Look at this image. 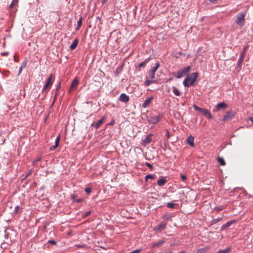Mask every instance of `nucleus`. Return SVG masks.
I'll return each instance as SVG.
<instances>
[{
    "instance_id": "13d9d810",
    "label": "nucleus",
    "mask_w": 253,
    "mask_h": 253,
    "mask_svg": "<svg viewBox=\"0 0 253 253\" xmlns=\"http://www.w3.org/2000/svg\"><path fill=\"white\" fill-rule=\"evenodd\" d=\"M14 4H15V3H14V2H12L10 3V4L9 5V7H10V8H13V6H14Z\"/></svg>"
},
{
    "instance_id": "79ce46f5",
    "label": "nucleus",
    "mask_w": 253,
    "mask_h": 253,
    "mask_svg": "<svg viewBox=\"0 0 253 253\" xmlns=\"http://www.w3.org/2000/svg\"><path fill=\"white\" fill-rule=\"evenodd\" d=\"M145 165L147 167H148L149 169H150L152 170L153 169V165L149 163H148V162L145 163Z\"/></svg>"
},
{
    "instance_id": "37998d69",
    "label": "nucleus",
    "mask_w": 253,
    "mask_h": 253,
    "mask_svg": "<svg viewBox=\"0 0 253 253\" xmlns=\"http://www.w3.org/2000/svg\"><path fill=\"white\" fill-rule=\"evenodd\" d=\"M60 136L59 135H58L56 139H55V144H56V145H59V140H60Z\"/></svg>"
},
{
    "instance_id": "c756f323",
    "label": "nucleus",
    "mask_w": 253,
    "mask_h": 253,
    "mask_svg": "<svg viewBox=\"0 0 253 253\" xmlns=\"http://www.w3.org/2000/svg\"><path fill=\"white\" fill-rule=\"evenodd\" d=\"M217 161L221 166H225L226 164L224 160L222 157H218L217 159Z\"/></svg>"
},
{
    "instance_id": "6e6d98bb",
    "label": "nucleus",
    "mask_w": 253,
    "mask_h": 253,
    "mask_svg": "<svg viewBox=\"0 0 253 253\" xmlns=\"http://www.w3.org/2000/svg\"><path fill=\"white\" fill-rule=\"evenodd\" d=\"M9 54L8 52H4L1 53V55L2 56H4Z\"/></svg>"
},
{
    "instance_id": "a211bd4d",
    "label": "nucleus",
    "mask_w": 253,
    "mask_h": 253,
    "mask_svg": "<svg viewBox=\"0 0 253 253\" xmlns=\"http://www.w3.org/2000/svg\"><path fill=\"white\" fill-rule=\"evenodd\" d=\"M165 243V241L161 240L157 242L153 243L152 245L153 248H159Z\"/></svg>"
},
{
    "instance_id": "4c0bfd02",
    "label": "nucleus",
    "mask_w": 253,
    "mask_h": 253,
    "mask_svg": "<svg viewBox=\"0 0 253 253\" xmlns=\"http://www.w3.org/2000/svg\"><path fill=\"white\" fill-rule=\"evenodd\" d=\"M27 64V59H25L22 62L21 67L23 68H25L26 67Z\"/></svg>"
},
{
    "instance_id": "cd10ccee",
    "label": "nucleus",
    "mask_w": 253,
    "mask_h": 253,
    "mask_svg": "<svg viewBox=\"0 0 253 253\" xmlns=\"http://www.w3.org/2000/svg\"><path fill=\"white\" fill-rule=\"evenodd\" d=\"M172 91L174 93V94L176 96H179L180 95V92L179 90L175 86H172Z\"/></svg>"
},
{
    "instance_id": "1a4fd4ad",
    "label": "nucleus",
    "mask_w": 253,
    "mask_h": 253,
    "mask_svg": "<svg viewBox=\"0 0 253 253\" xmlns=\"http://www.w3.org/2000/svg\"><path fill=\"white\" fill-rule=\"evenodd\" d=\"M129 99V96L124 93H122L119 97V100L124 103H127Z\"/></svg>"
},
{
    "instance_id": "6e6552de",
    "label": "nucleus",
    "mask_w": 253,
    "mask_h": 253,
    "mask_svg": "<svg viewBox=\"0 0 253 253\" xmlns=\"http://www.w3.org/2000/svg\"><path fill=\"white\" fill-rule=\"evenodd\" d=\"M234 116V113L232 111H227L222 119V121L225 122L229 119H232Z\"/></svg>"
},
{
    "instance_id": "c9c22d12",
    "label": "nucleus",
    "mask_w": 253,
    "mask_h": 253,
    "mask_svg": "<svg viewBox=\"0 0 253 253\" xmlns=\"http://www.w3.org/2000/svg\"><path fill=\"white\" fill-rule=\"evenodd\" d=\"M248 48V46H246L244 47V48H243V50L242 51L241 54H240V55L241 56H245V54H246V50Z\"/></svg>"
},
{
    "instance_id": "bb28decb",
    "label": "nucleus",
    "mask_w": 253,
    "mask_h": 253,
    "mask_svg": "<svg viewBox=\"0 0 253 253\" xmlns=\"http://www.w3.org/2000/svg\"><path fill=\"white\" fill-rule=\"evenodd\" d=\"M222 218H223L222 217H218L216 219H212L211 222V225H214V224H216V223L222 220Z\"/></svg>"
},
{
    "instance_id": "58836bf2",
    "label": "nucleus",
    "mask_w": 253,
    "mask_h": 253,
    "mask_svg": "<svg viewBox=\"0 0 253 253\" xmlns=\"http://www.w3.org/2000/svg\"><path fill=\"white\" fill-rule=\"evenodd\" d=\"M214 210L215 211H219L223 210V207L222 206H217L214 208Z\"/></svg>"
},
{
    "instance_id": "49530a36",
    "label": "nucleus",
    "mask_w": 253,
    "mask_h": 253,
    "mask_svg": "<svg viewBox=\"0 0 253 253\" xmlns=\"http://www.w3.org/2000/svg\"><path fill=\"white\" fill-rule=\"evenodd\" d=\"M206 250L204 248L199 249L197 250L196 253H204Z\"/></svg>"
},
{
    "instance_id": "f704fd0d",
    "label": "nucleus",
    "mask_w": 253,
    "mask_h": 253,
    "mask_svg": "<svg viewBox=\"0 0 253 253\" xmlns=\"http://www.w3.org/2000/svg\"><path fill=\"white\" fill-rule=\"evenodd\" d=\"M175 204L173 203H168L167 204V207L169 208L170 209H174L175 208Z\"/></svg>"
},
{
    "instance_id": "4d7b16f0",
    "label": "nucleus",
    "mask_w": 253,
    "mask_h": 253,
    "mask_svg": "<svg viewBox=\"0 0 253 253\" xmlns=\"http://www.w3.org/2000/svg\"><path fill=\"white\" fill-rule=\"evenodd\" d=\"M23 69L24 68L21 67V66L19 67V72H18V76L21 73Z\"/></svg>"
},
{
    "instance_id": "423d86ee",
    "label": "nucleus",
    "mask_w": 253,
    "mask_h": 253,
    "mask_svg": "<svg viewBox=\"0 0 253 253\" xmlns=\"http://www.w3.org/2000/svg\"><path fill=\"white\" fill-rule=\"evenodd\" d=\"M166 225H167V223H165L164 222H162L155 227L154 230L156 232H161V231L164 230L165 229V228L166 227Z\"/></svg>"
},
{
    "instance_id": "c03bdc74",
    "label": "nucleus",
    "mask_w": 253,
    "mask_h": 253,
    "mask_svg": "<svg viewBox=\"0 0 253 253\" xmlns=\"http://www.w3.org/2000/svg\"><path fill=\"white\" fill-rule=\"evenodd\" d=\"M42 160L41 157H38L33 162V165H35L36 163L40 162Z\"/></svg>"
},
{
    "instance_id": "9d476101",
    "label": "nucleus",
    "mask_w": 253,
    "mask_h": 253,
    "mask_svg": "<svg viewBox=\"0 0 253 253\" xmlns=\"http://www.w3.org/2000/svg\"><path fill=\"white\" fill-rule=\"evenodd\" d=\"M152 134H148L143 140L142 145L146 146L147 144H149L152 140Z\"/></svg>"
},
{
    "instance_id": "338daca9",
    "label": "nucleus",
    "mask_w": 253,
    "mask_h": 253,
    "mask_svg": "<svg viewBox=\"0 0 253 253\" xmlns=\"http://www.w3.org/2000/svg\"><path fill=\"white\" fill-rule=\"evenodd\" d=\"M178 253H185V252L184 251H181V252H179Z\"/></svg>"
},
{
    "instance_id": "ddd939ff",
    "label": "nucleus",
    "mask_w": 253,
    "mask_h": 253,
    "mask_svg": "<svg viewBox=\"0 0 253 253\" xmlns=\"http://www.w3.org/2000/svg\"><path fill=\"white\" fill-rule=\"evenodd\" d=\"M154 99L153 96L148 97L146 99L142 105V107L143 108H146L148 106L151 101Z\"/></svg>"
},
{
    "instance_id": "4be33fe9",
    "label": "nucleus",
    "mask_w": 253,
    "mask_h": 253,
    "mask_svg": "<svg viewBox=\"0 0 253 253\" xmlns=\"http://www.w3.org/2000/svg\"><path fill=\"white\" fill-rule=\"evenodd\" d=\"M33 171H34V169H29V171L26 175L23 174V176H22L23 178H22V180H21L22 181H23L24 180H25L29 176L31 175L32 174V173L33 172Z\"/></svg>"
},
{
    "instance_id": "393cba45",
    "label": "nucleus",
    "mask_w": 253,
    "mask_h": 253,
    "mask_svg": "<svg viewBox=\"0 0 253 253\" xmlns=\"http://www.w3.org/2000/svg\"><path fill=\"white\" fill-rule=\"evenodd\" d=\"M231 250V247H227L224 250H220L216 253H229Z\"/></svg>"
},
{
    "instance_id": "603ef678",
    "label": "nucleus",
    "mask_w": 253,
    "mask_h": 253,
    "mask_svg": "<svg viewBox=\"0 0 253 253\" xmlns=\"http://www.w3.org/2000/svg\"><path fill=\"white\" fill-rule=\"evenodd\" d=\"M141 249H136L131 252L130 253H139L141 252Z\"/></svg>"
},
{
    "instance_id": "864d4df0",
    "label": "nucleus",
    "mask_w": 253,
    "mask_h": 253,
    "mask_svg": "<svg viewBox=\"0 0 253 253\" xmlns=\"http://www.w3.org/2000/svg\"><path fill=\"white\" fill-rule=\"evenodd\" d=\"M166 136L168 138H169L170 137V134L168 129L166 130Z\"/></svg>"
},
{
    "instance_id": "680f3d73",
    "label": "nucleus",
    "mask_w": 253,
    "mask_h": 253,
    "mask_svg": "<svg viewBox=\"0 0 253 253\" xmlns=\"http://www.w3.org/2000/svg\"><path fill=\"white\" fill-rule=\"evenodd\" d=\"M14 60L16 62H18V59L16 58L15 55L14 56Z\"/></svg>"
},
{
    "instance_id": "412c9836",
    "label": "nucleus",
    "mask_w": 253,
    "mask_h": 253,
    "mask_svg": "<svg viewBox=\"0 0 253 253\" xmlns=\"http://www.w3.org/2000/svg\"><path fill=\"white\" fill-rule=\"evenodd\" d=\"M166 182H167V180L165 179V178L164 177V178L159 179L157 181V184L159 186H163L166 184Z\"/></svg>"
},
{
    "instance_id": "20e7f679",
    "label": "nucleus",
    "mask_w": 253,
    "mask_h": 253,
    "mask_svg": "<svg viewBox=\"0 0 253 253\" xmlns=\"http://www.w3.org/2000/svg\"><path fill=\"white\" fill-rule=\"evenodd\" d=\"M53 77V76L52 74L50 75L49 77L46 81L45 84L44 85L43 88L42 89V92L43 93H46V90L48 88H49L52 85L53 82H52V79Z\"/></svg>"
},
{
    "instance_id": "b1692460",
    "label": "nucleus",
    "mask_w": 253,
    "mask_h": 253,
    "mask_svg": "<svg viewBox=\"0 0 253 253\" xmlns=\"http://www.w3.org/2000/svg\"><path fill=\"white\" fill-rule=\"evenodd\" d=\"M61 87V83L60 82L57 84L56 85V91L57 92L59 91L60 88ZM57 96V92H56L55 93V96H54V100L52 103V105L54 104L55 101V99L56 98V97Z\"/></svg>"
},
{
    "instance_id": "9b49d317",
    "label": "nucleus",
    "mask_w": 253,
    "mask_h": 253,
    "mask_svg": "<svg viewBox=\"0 0 253 253\" xmlns=\"http://www.w3.org/2000/svg\"><path fill=\"white\" fill-rule=\"evenodd\" d=\"M202 113L206 118L208 119L211 120L213 118L211 112L207 109H204Z\"/></svg>"
},
{
    "instance_id": "c85d7f7f",
    "label": "nucleus",
    "mask_w": 253,
    "mask_h": 253,
    "mask_svg": "<svg viewBox=\"0 0 253 253\" xmlns=\"http://www.w3.org/2000/svg\"><path fill=\"white\" fill-rule=\"evenodd\" d=\"M171 214H170V213H166V214H165L163 216H162V219H164V220H169V219L171 217Z\"/></svg>"
},
{
    "instance_id": "2eb2a0df",
    "label": "nucleus",
    "mask_w": 253,
    "mask_h": 253,
    "mask_svg": "<svg viewBox=\"0 0 253 253\" xmlns=\"http://www.w3.org/2000/svg\"><path fill=\"white\" fill-rule=\"evenodd\" d=\"M158 83V81L155 80H149L147 78L146 79L145 82H144V85L145 86H149L152 84H157Z\"/></svg>"
},
{
    "instance_id": "ea45409f",
    "label": "nucleus",
    "mask_w": 253,
    "mask_h": 253,
    "mask_svg": "<svg viewBox=\"0 0 253 253\" xmlns=\"http://www.w3.org/2000/svg\"><path fill=\"white\" fill-rule=\"evenodd\" d=\"M145 180H147L148 178L153 179L154 178V175L153 174H148L145 176Z\"/></svg>"
},
{
    "instance_id": "7ed1b4c3",
    "label": "nucleus",
    "mask_w": 253,
    "mask_h": 253,
    "mask_svg": "<svg viewBox=\"0 0 253 253\" xmlns=\"http://www.w3.org/2000/svg\"><path fill=\"white\" fill-rule=\"evenodd\" d=\"M191 69L190 66H188L182 70H180L176 72L172 73V75L176 78L179 79L183 76L188 75Z\"/></svg>"
},
{
    "instance_id": "2f4dec72",
    "label": "nucleus",
    "mask_w": 253,
    "mask_h": 253,
    "mask_svg": "<svg viewBox=\"0 0 253 253\" xmlns=\"http://www.w3.org/2000/svg\"><path fill=\"white\" fill-rule=\"evenodd\" d=\"M193 108H194V109L196 110V111H199L201 113H202L203 111H204V109L203 108H202L200 107H198L197 105H195V104H194L193 105Z\"/></svg>"
},
{
    "instance_id": "de8ad7c7",
    "label": "nucleus",
    "mask_w": 253,
    "mask_h": 253,
    "mask_svg": "<svg viewBox=\"0 0 253 253\" xmlns=\"http://www.w3.org/2000/svg\"><path fill=\"white\" fill-rule=\"evenodd\" d=\"M19 209H20V207L19 206H16L15 207V209H14V213L15 214L17 213L18 212V211H19Z\"/></svg>"
},
{
    "instance_id": "052dcab7",
    "label": "nucleus",
    "mask_w": 253,
    "mask_h": 253,
    "mask_svg": "<svg viewBox=\"0 0 253 253\" xmlns=\"http://www.w3.org/2000/svg\"><path fill=\"white\" fill-rule=\"evenodd\" d=\"M4 232H5V234L4 235V237H5V239H7L8 238V234L6 233V230H5Z\"/></svg>"
},
{
    "instance_id": "0eeeda50",
    "label": "nucleus",
    "mask_w": 253,
    "mask_h": 253,
    "mask_svg": "<svg viewBox=\"0 0 253 253\" xmlns=\"http://www.w3.org/2000/svg\"><path fill=\"white\" fill-rule=\"evenodd\" d=\"M105 117H103L101 119H100L96 123H92L91 126H94V128L97 129H98L105 122Z\"/></svg>"
},
{
    "instance_id": "473e14b6",
    "label": "nucleus",
    "mask_w": 253,
    "mask_h": 253,
    "mask_svg": "<svg viewBox=\"0 0 253 253\" xmlns=\"http://www.w3.org/2000/svg\"><path fill=\"white\" fill-rule=\"evenodd\" d=\"M148 74H149V76L150 77V78L151 79V80H153V79L155 78V72H153V71H152L151 70H150L149 71V73H148Z\"/></svg>"
},
{
    "instance_id": "e433bc0d",
    "label": "nucleus",
    "mask_w": 253,
    "mask_h": 253,
    "mask_svg": "<svg viewBox=\"0 0 253 253\" xmlns=\"http://www.w3.org/2000/svg\"><path fill=\"white\" fill-rule=\"evenodd\" d=\"M50 244L53 245H57V242L56 241L53 240H50L48 241L47 244Z\"/></svg>"
},
{
    "instance_id": "09e8293b",
    "label": "nucleus",
    "mask_w": 253,
    "mask_h": 253,
    "mask_svg": "<svg viewBox=\"0 0 253 253\" xmlns=\"http://www.w3.org/2000/svg\"><path fill=\"white\" fill-rule=\"evenodd\" d=\"M180 178H181V180L183 181H184L187 179L186 176L182 173L180 174Z\"/></svg>"
},
{
    "instance_id": "3c124183",
    "label": "nucleus",
    "mask_w": 253,
    "mask_h": 253,
    "mask_svg": "<svg viewBox=\"0 0 253 253\" xmlns=\"http://www.w3.org/2000/svg\"><path fill=\"white\" fill-rule=\"evenodd\" d=\"M115 124V120H114V119H112V120L110 121V122L108 124V125L113 126H114V124Z\"/></svg>"
},
{
    "instance_id": "4468645a",
    "label": "nucleus",
    "mask_w": 253,
    "mask_h": 253,
    "mask_svg": "<svg viewBox=\"0 0 253 253\" xmlns=\"http://www.w3.org/2000/svg\"><path fill=\"white\" fill-rule=\"evenodd\" d=\"M79 84V80L77 78L74 79L72 82V84H71L70 89L69 90L68 92H70L72 89H73L74 87L78 86Z\"/></svg>"
},
{
    "instance_id": "72a5a7b5",
    "label": "nucleus",
    "mask_w": 253,
    "mask_h": 253,
    "mask_svg": "<svg viewBox=\"0 0 253 253\" xmlns=\"http://www.w3.org/2000/svg\"><path fill=\"white\" fill-rule=\"evenodd\" d=\"M91 212H92L91 211H86L85 213H83L82 215V218H86L91 213Z\"/></svg>"
},
{
    "instance_id": "a18cd8bd",
    "label": "nucleus",
    "mask_w": 253,
    "mask_h": 253,
    "mask_svg": "<svg viewBox=\"0 0 253 253\" xmlns=\"http://www.w3.org/2000/svg\"><path fill=\"white\" fill-rule=\"evenodd\" d=\"M83 201V199L82 198H79L73 201V203H80Z\"/></svg>"
},
{
    "instance_id": "a19ab883",
    "label": "nucleus",
    "mask_w": 253,
    "mask_h": 253,
    "mask_svg": "<svg viewBox=\"0 0 253 253\" xmlns=\"http://www.w3.org/2000/svg\"><path fill=\"white\" fill-rule=\"evenodd\" d=\"M91 187H87L84 189V191L88 194H90L91 192Z\"/></svg>"
},
{
    "instance_id": "f3484780",
    "label": "nucleus",
    "mask_w": 253,
    "mask_h": 253,
    "mask_svg": "<svg viewBox=\"0 0 253 253\" xmlns=\"http://www.w3.org/2000/svg\"><path fill=\"white\" fill-rule=\"evenodd\" d=\"M151 57H149L146 58L144 61L140 63L138 66V71L140 70V68L142 67H144L145 65L149 62L150 60Z\"/></svg>"
},
{
    "instance_id": "0e129e2a",
    "label": "nucleus",
    "mask_w": 253,
    "mask_h": 253,
    "mask_svg": "<svg viewBox=\"0 0 253 253\" xmlns=\"http://www.w3.org/2000/svg\"><path fill=\"white\" fill-rule=\"evenodd\" d=\"M249 120L251 121L253 123V117H250L249 118Z\"/></svg>"
},
{
    "instance_id": "5701e85b",
    "label": "nucleus",
    "mask_w": 253,
    "mask_h": 253,
    "mask_svg": "<svg viewBox=\"0 0 253 253\" xmlns=\"http://www.w3.org/2000/svg\"><path fill=\"white\" fill-rule=\"evenodd\" d=\"M245 56H243L241 55H240L239 58L238 59V61L237 64V67H241L242 64V63L244 60Z\"/></svg>"
},
{
    "instance_id": "f03ea898",
    "label": "nucleus",
    "mask_w": 253,
    "mask_h": 253,
    "mask_svg": "<svg viewBox=\"0 0 253 253\" xmlns=\"http://www.w3.org/2000/svg\"><path fill=\"white\" fill-rule=\"evenodd\" d=\"M156 115L154 113H151L148 117L147 121L150 124L153 125L160 122L163 117V114L156 112Z\"/></svg>"
},
{
    "instance_id": "a878e982",
    "label": "nucleus",
    "mask_w": 253,
    "mask_h": 253,
    "mask_svg": "<svg viewBox=\"0 0 253 253\" xmlns=\"http://www.w3.org/2000/svg\"><path fill=\"white\" fill-rule=\"evenodd\" d=\"M82 21H83V17L82 16H81L78 21L77 27L75 29L76 31L79 30L80 28L81 27L82 24Z\"/></svg>"
},
{
    "instance_id": "7c9ffc66",
    "label": "nucleus",
    "mask_w": 253,
    "mask_h": 253,
    "mask_svg": "<svg viewBox=\"0 0 253 253\" xmlns=\"http://www.w3.org/2000/svg\"><path fill=\"white\" fill-rule=\"evenodd\" d=\"M159 66H160L159 62H157L155 63V66L150 70L152 71H153L154 72H156V71L157 70V69H158Z\"/></svg>"
},
{
    "instance_id": "39448f33",
    "label": "nucleus",
    "mask_w": 253,
    "mask_h": 253,
    "mask_svg": "<svg viewBox=\"0 0 253 253\" xmlns=\"http://www.w3.org/2000/svg\"><path fill=\"white\" fill-rule=\"evenodd\" d=\"M245 14L243 12H241L238 14L236 16V19L235 22L240 26H243L244 25L243 21L245 20Z\"/></svg>"
},
{
    "instance_id": "aec40b11",
    "label": "nucleus",
    "mask_w": 253,
    "mask_h": 253,
    "mask_svg": "<svg viewBox=\"0 0 253 253\" xmlns=\"http://www.w3.org/2000/svg\"><path fill=\"white\" fill-rule=\"evenodd\" d=\"M216 107L217 110H220L221 109H225L228 107V105L224 102H221L218 103Z\"/></svg>"
},
{
    "instance_id": "e2e57ef3",
    "label": "nucleus",
    "mask_w": 253,
    "mask_h": 253,
    "mask_svg": "<svg viewBox=\"0 0 253 253\" xmlns=\"http://www.w3.org/2000/svg\"><path fill=\"white\" fill-rule=\"evenodd\" d=\"M108 0H102V3H106Z\"/></svg>"
},
{
    "instance_id": "69168bd1",
    "label": "nucleus",
    "mask_w": 253,
    "mask_h": 253,
    "mask_svg": "<svg viewBox=\"0 0 253 253\" xmlns=\"http://www.w3.org/2000/svg\"><path fill=\"white\" fill-rule=\"evenodd\" d=\"M18 1V0H13V1L12 2H14V3H15L16 2H17Z\"/></svg>"
},
{
    "instance_id": "dca6fc26",
    "label": "nucleus",
    "mask_w": 253,
    "mask_h": 253,
    "mask_svg": "<svg viewBox=\"0 0 253 253\" xmlns=\"http://www.w3.org/2000/svg\"><path fill=\"white\" fill-rule=\"evenodd\" d=\"M194 137L190 135L186 139L187 143L190 146H194Z\"/></svg>"
},
{
    "instance_id": "f257e3e1",
    "label": "nucleus",
    "mask_w": 253,
    "mask_h": 253,
    "mask_svg": "<svg viewBox=\"0 0 253 253\" xmlns=\"http://www.w3.org/2000/svg\"><path fill=\"white\" fill-rule=\"evenodd\" d=\"M199 74L198 72L192 73L190 76L188 74L187 77L183 82V84L185 87H189L194 86Z\"/></svg>"
},
{
    "instance_id": "8fccbe9b",
    "label": "nucleus",
    "mask_w": 253,
    "mask_h": 253,
    "mask_svg": "<svg viewBox=\"0 0 253 253\" xmlns=\"http://www.w3.org/2000/svg\"><path fill=\"white\" fill-rule=\"evenodd\" d=\"M58 146V145H56V144H55V145H53V146H51V147H50L49 150H50V151H53V150H55V149H56Z\"/></svg>"
},
{
    "instance_id": "bf43d9fd",
    "label": "nucleus",
    "mask_w": 253,
    "mask_h": 253,
    "mask_svg": "<svg viewBox=\"0 0 253 253\" xmlns=\"http://www.w3.org/2000/svg\"><path fill=\"white\" fill-rule=\"evenodd\" d=\"M76 246L79 248H83L84 247V246L82 245H77Z\"/></svg>"
},
{
    "instance_id": "6ab92c4d",
    "label": "nucleus",
    "mask_w": 253,
    "mask_h": 253,
    "mask_svg": "<svg viewBox=\"0 0 253 253\" xmlns=\"http://www.w3.org/2000/svg\"><path fill=\"white\" fill-rule=\"evenodd\" d=\"M78 43H79V40L77 38H76L74 41H73V42L71 44V45L70 46V49L71 50H74L75 49L77 46H78Z\"/></svg>"
},
{
    "instance_id": "5fc2aeb1",
    "label": "nucleus",
    "mask_w": 253,
    "mask_h": 253,
    "mask_svg": "<svg viewBox=\"0 0 253 253\" xmlns=\"http://www.w3.org/2000/svg\"><path fill=\"white\" fill-rule=\"evenodd\" d=\"M77 197V195H75V194H73L71 195V199L73 200V201H74L75 200H76V197Z\"/></svg>"
},
{
    "instance_id": "f8f14e48",
    "label": "nucleus",
    "mask_w": 253,
    "mask_h": 253,
    "mask_svg": "<svg viewBox=\"0 0 253 253\" xmlns=\"http://www.w3.org/2000/svg\"><path fill=\"white\" fill-rule=\"evenodd\" d=\"M236 221L235 220H230L227 222L225 224H223L221 227V231H223L225 229L229 227L231 225H232L234 223H235Z\"/></svg>"
}]
</instances>
